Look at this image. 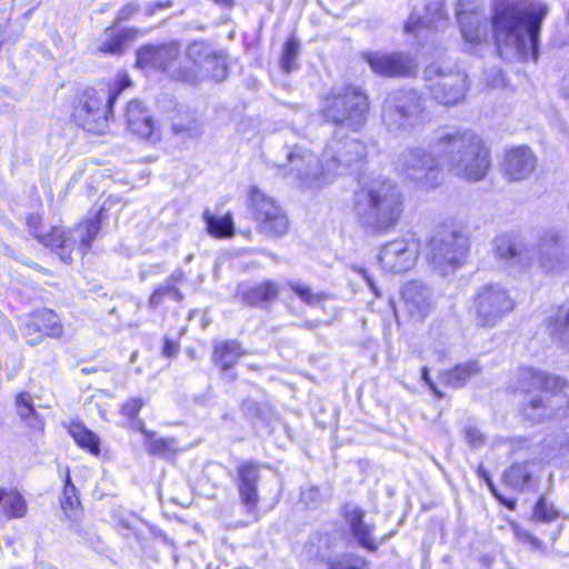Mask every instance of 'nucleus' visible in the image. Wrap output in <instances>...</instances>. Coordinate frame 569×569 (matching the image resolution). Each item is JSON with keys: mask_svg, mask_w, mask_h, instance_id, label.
Returning a JSON list of instances; mask_svg holds the SVG:
<instances>
[{"mask_svg": "<svg viewBox=\"0 0 569 569\" xmlns=\"http://www.w3.org/2000/svg\"><path fill=\"white\" fill-rule=\"evenodd\" d=\"M513 308L515 302L505 287L487 283L472 298L469 315L477 327L492 328Z\"/></svg>", "mask_w": 569, "mask_h": 569, "instance_id": "obj_9", "label": "nucleus"}, {"mask_svg": "<svg viewBox=\"0 0 569 569\" xmlns=\"http://www.w3.org/2000/svg\"><path fill=\"white\" fill-rule=\"evenodd\" d=\"M70 435L79 447L87 449L93 455H99L100 440L98 436L91 430L87 429L83 425L73 423L70 427Z\"/></svg>", "mask_w": 569, "mask_h": 569, "instance_id": "obj_40", "label": "nucleus"}, {"mask_svg": "<svg viewBox=\"0 0 569 569\" xmlns=\"http://www.w3.org/2000/svg\"><path fill=\"white\" fill-rule=\"evenodd\" d=\"M32 233L43 246L56 251L64 263L71 262V252L76 248V240L69 237V232L57 227L51 228L49 232H40L34 227Z\"/></svg>", "mask_w": 569, "mask_h": 569, "instance_id": "obj_26", "label": "nucleus"}, {"mask_svg": "<svg viewBox=\"0 0 569 569\" xmlns=\"http://www.w3.org/2000/svg\"><path fill=\"white\" fill-rule=\"evenodd\" d=\"M137 32L134 28L118 29L117 26L112 23L110 27L106 28L101 36L98 50L107 54H122L128 43L136 38Z\"/></svg>", "mask_w": 569, "mask_h": 569, "instance_id": "obj_28", "label": "nucleus"}, {"mask_svg": "<svg viewBox=\"0 0 569 569\" xmlns=\"http://www.w3.org/2000/svg\"><path fill=\"white\" fill-rule=\"evenodd\" d=\"M37 322L41 327L42 336L50 338H60L63 333V328L60 322L59 316L52 310L42 309L34 312Z\"/></svg>", "mask_w": 569, "mask_h": 569, "instance_id": "obj_41", "label": "nucleus"}, {"mask_svg": "<svg viewBox=\"0 0 569 569\" xmlns=\"http://www.w3.org/2000/svg\"><path fill=\"white\" fill-rule=\"evenodd\" d=\"M369 112L367 94L357 87L332 90L325 99L321 114L325 120L343 132L345 129L358 132L365 126Z\"/></svg>", "mask_w": 569, "mask_h": 569, "instance_id": "obj_6", "label": "nucleus"}, {"mask_svg": "<svg viewBox=\"0 0 569 569\" xmlns=\"http://www.w3.org/2000/svg\"><path fill=\"white\" fill-rule=\"evenodd\" d=\"M465 436L466 440L471 445L472 447H479L483 445L485 437L480 430H478L476 427L467 426L465 428Z\"/></svg>", "mask_w": 569, "mask_h": 569, "instance_id": "obj_55", "label": "nucleus"}, {"mask_svg": "<svg viewBox=\"0 0 569 569\" xmlns=\"http://www.w3.org/2000/svg\"><path fill=\"white\" fill-rule=\"evenodd\" d=\"M480 371L481 367L479 362L470 360L468 362L457 365L450 370L441 372L440 380L442 383L451 388H461L471 377L478 375Z\"/></svg>", "mask_w": 569, "mask_h": 569, "instance_id": "obj_34", "label": "nucleus"}, {"mask_svg": "<svg viewBox=\"0 0 569 569\" xmlns=\"http://www.w3.org/2000/svg\"><path fill=\"white\" fill-rule=\"evenodd\" d=\"M288 287L292 290L305 303L313 306L322 300L321 293L312 292L311 288L299 281H289Z\"/></svg>", "mask_w": 569, "mask_h": 569, "instance_id": "obj_49", "label": "nucleus"}, {"mask_svg": "<svg viewBox=\"0 0 569 569\" xmlns=\"http://www.w3.org/2000/svg\"><path fill=\"white\" fill-rule=\"evenodd\" d=\"M23 337L27 339V343L34 346L42 340L41 327L37 322L34 312L28 315L21 319L20 326Z\"/></svg>", "mask_w": 569, "mask_h": 569, "instance_id": "obj_45", "label": "nucleus"}, {"mask_svg": "<svg viewBox=\"0 0 569 569\" xmlns=\"http://www.w3.org/2000/svg\"><path fill=\"white\" fill-rule=\"evenodd\" d=\"M180 54L177 42L146 44L137 51V66L140 68L167 69Z\"/></svg>", "mask_w": 569, "mask_h": 569, "instance_id": "obj_19", "label": "nucleus"}, {"mask_svg": "<svg viewBox=\"0 0 569 569\" xmlns=\"http://www.w3.org/2000/svg\"><path fill=\"white\" fill-rule=\"evenodd\" d=\"M468 89L467 74L460 70L445 72L430 84L432 98L440 104L452 106L463 100Z\"/></svg>", "mask_w": 569, "mask_h": 569, "instance_id": "obj_15", "label": "nucleus"}, {"mask_svg": "<svg viewBox=\"0 0 569 569\" xmlns=\"http://www.w3.org/2000/svg\"><path fill=\"white\" fill-rule=\"evenodd\" d=\"M477 475L479 478L483 479L486 481V483L488 485V487L490 488L491 492L493 493V496L499 500L501 501L505 506H507L508 508L510 509H515V506H516V501L515 500H506L505 498H502L496 487H495V483L489 475V472L486 470V468L480 465L477 469Z\"/></svg>", "mask_w": 569, "mask_h": 569, "instance_id": "obj_51", "label": "nucleus"}, {"mask_svg": "<svg viewBox=\"0 0 569 569\" xmlns=\"http://www.w3.org/2000/svg\"><path fill=\"white\" fill-rule=\"evenodd\" d=\"M329 569H370L366 559L356 555H345L340 559L332 560Z\"/></svg>", "mask_w": 569, "mask_h": 569, "instance_id": "obj_48", "label": "nucleus"}, {"mask_svg": "<svg viewBox=\"0 0 569 569\" xmlns=\"http://www.w3.org/2000/svg\"><path fill=\"white\" fill-rule=\"evenodd\" d=\"M33 224H36V218L34 217H30L28 219V226L32 229Z\"/></svg>", "mask_w": 569, "mask_h": 569, "instance_id": "obj_62", "label": "nucleus"}, {"mask_svg": "<svg viewBox=\"0 0 569 569\" xmlns=\"http://www.w3.org/2000/svg\"><path fill=\"white\" fill-rule=\"evenodd\" d=\"M426 10L429 17H426L425 19H422L416 12L411 13L408 21L405 24L406 32L418 33L422 27H433L435 29H440L446 24L448 16L445 13L442 4L440 2L436 1L429 3L426 7Z\"/></svg>", "mask_w": 569, "mask_h": 569, "instance_id": "obj_31", "label": "nucleus"}, {"mask_svg": "<svg viewBox=\"0 0 569 569\" xmlns=\"http://www.w3.org/2000/svg\"><path fill=\"white\" fill-rule=\"evenodd\" d=\"M260 468L261 466L252 460H240L236 469L234 482L240 502L249 515L256 512L259 503Z\"/></svg>", "mask_w": 569, "mask_h": 569, "instance_id": "obj_13", "label": "nucleus"}, {"mask_svg": "<svg viewBox=\"0 0 569 569\" xmlns=\"http://www.w3.org/2000/svg\"><path fill=\"white\" fill-rule=\"evenodd\" d=\"M432 71H433V69H432V68H429V69H427V71H426V72H427L428 74H430Z\"/></svg>", "mask_w": 569, "mask_h": 569, "instance_id": "obj_64", "label": "nucleus"}, {"mask_svg": "<svg viewBox=\"0 0 569 569\" xmlns=\"http://www.w3.org/2000/svg\"><path fill=\"white\" fill-rule=\"evenodd\" d=\"M356 270L362 276V278L366 280L367 284L375 292V295L379 296L380 293L378 291V288H377L376 283H375L373 279L368 273V271L366 269H363V268H357Z\"/></svg>", "mask_w": 569, "mask_h": 569, "instance_id": "obj_60", "label": "nucleus"}, {"mask_svg": "<svg viewBox=\"0 0 569 569\" xmlns=\"http://www.w3.org/2000/svg\"><path fill=\"white\" fill-rule=\"evenodd\" d=\"M533 262L537 260L542 268L553 270L566 252V241L553 230L546 231L539 239L537 249H531Z\"/></svg>", "mask_w": 569, "mask_h": 569, "instance_id": "obj_21", "label": "nucleus"}, {"mask_svg": "<svg viewBox=\"0 0 569 569\" xmlns=\"http://www.w3.org/2000/svg\"><path fill=\"white\" fill-rule=\"evenodd\" d=\"M548 11L542 2H532L523 10L516 6H497L491 21L500 56L537 61L541 23Z\"/></svg>", "mask_w": 569, "mask_h": 569, "instance_id": "obj_2", "label": "nucleus"}, {"mask_svg": "<svg viewBox=\"0 0 569 569\" xmlns=\"http://www.w3.org/2000/svg\"><path fill=\"white\" fill-rule=\"evenodd\" d=\"M353 212L367 234H383L392 229L402 213V197L390 179L377 178L355 193Z\"/></svg>", "mask_w": 569, "mask_h": 569, "instance_id": "obj_4", "label": "nucleus"}, {"mask_svg": "<svg viewBox=\"0 0 569 569\" xmlns=\"http://www.w3.org/2000/svg\"><path fill=\"white\" fill-rule=\"evenodd\" d=\"M0 505L8 518H19L27 511L23 497L16 490L0 489Z\"/></svg>", "mask_w": 569, "mask_h": 569, "instance_id": "obj_38", "label": "nucleus"}, {"mask_svg": "<svg viewBox=\"0 0 569 569\" xmlns=\"http://www.w3.org/2000/svg\"><path fill=\"white\" fill-rule=\"evenodd\" d=\"M144 402L141 398H131L121 406V415L130 420V426L140 432H146L144 422L138 415Z\"/></svg>", "mask_w": 569, "mask_h": 569, "instance_id": "obj_42", "label": "nucleus"}, {"mask_svg": "<svg viewBox=\"0 0 569 569\" xmlns=\"http://www.w3.org/2000/svg\"><path fill=\"white\" fill-rule=\"evenodd\" d=\"M365 511L357 507L346 506V521L355 540L368 551H376L379 547L375 537V525L365 520Z\"/></svg>", "mask_w": 569, "mask_h": 569, "instance_id": "obj_22", "label": "nucleus"}, {"mask_svg": "<svg viewBox=\"0 0 569 569\" xmlns=\"http://www.w3.org/2000/svg\"><path fill=\"white\" fill-rule=\"evenodd\" d=\"M118 204H120V198L110 196L103 201L100 209L91 218L79 223L73 230L69 231V237H72V239L76 240V248H79L82 250V253H86L100 230L104 219V212L111 210Z\"/></svg>", "mask_w": 569, "mask_h": 569, "instance_id": "obj_18", "label": "nucleus"}, {"mask_svg": "<svg viewBox=\"0 0 569 569\" xmlns=\"http://www.w3.org/2000/svg\"><path fill=\"white\" fill-rule=\"evenodd\" d=\"M173 6V2L171 0H166V1H153V2H150L144 8V14L147 17H152L154 16L156 13H158L159 11H162V10H166V9H169Z\"/></svg>", "mask_w": 569, "mask_h": 569, "instance_id": "obj_56", "label": "nucleus"}, {"mask_svg": "<svg viewBox=\"0 0 569 569\" xmlns=\"http://www.w3.org/2000/svg\"><path fill=\"white\" fill-rule=\"evenodd\" d=\"M321 500V492L318 487H309L301 490V501L308 507H316Z\"/></svg>", "mask_w": 569, "mask_h": 569, "instance_id": "obj_54", "label": "nucleus"}, {"mask_svg": "<svg viewBox=\"0 0 569 569\" xmlns=\"http://www.w3.org/2000/svg\"><path fill=\"white\" fill-rule=\"evenodd\" d=\"M140 10V7L136 2H128L124 4L117 13L113 24H119L123 21H128L131 19L134 14H137Z\"/></svg>", "mask_w": 569, "mask_h": 569, "instance_id": "obj_53", "label": "nucleus"}, {"mask_svg": "<svg viewBox=\"0 0 569 569\" xmlns=\"http://www.w3.org/2000/svg\"><path fill=\"white\" fill-rule=\"evenodd\" d=\"M203 219L206 221L208 232L214 237L224 238L233 233V220L229 213L222 217H216L206 210L203 212Z\"/></svg>", "mask_w": 569, "mask_h": 569, "instance_id": "obj_39", "label": "nucleus"}, {"mask_svg": "<svg viewBox=\"0 0 569 569\" xmlns=\"http://www.w3.org/2000/svg\"><path fill=\"white\" fill-rule=\"evenodd\" d=\"M403 307L415 320L425 319L431 311L430 289L419 281L407 282L401 290Z\"/></svg>", "mask_w": 569, "mask_h": 569, "instance_id": "obj_20", "label": "nucleus"}, {"mask_svg": "<svg viewBox=\"0 0 569 569\" xmlns=\"http://www.w3.org/2000/svg\"><path fill=\"white\" fill-rule=\"evenodd\" d=\"M166 298L180 302L183 300V293L173 283L164 282V284L154 289L149 298V306L151 308H157Z\"/></svg>", "mask_w": 569, "mask_h": 569, "instance_id": "obj_43", "label": "nucleus"}, {"mask_svg": "<svg viewBox=\"0 0 569 569\" xmlns=\"http://www.w3.org/2000/svg\"><path fill=\"white\" fill-rule=\"evenodd\" d=\"M187 54L207 77L216 82L223 81L227 78L226 58L221 53H216L208 44L193 42L188 47Z\"/></svg>", "mask_w": 569, "mask_h": 569, "instance_id": "obj_17", "label": "nucleus"}, {"mask_svg": "<svg viewBox=\"0 0 569 569\" xmlns=\"http://www.w3.org/2000/svg\"><path fill=\"white\" fill-rule=\"evenodd\" d=\"M467 251V239L460 231L440 228L428 241L426 259L433 271L448 276L461 267Z\"/></svg>", "mask_w": 569, "mask_h": 569, "instance_id": "obj_8", "label": "nucleus"}, {"mask_svg": "<svg viewBox=\"0 0 569 569\" xmlns=\"http://www.w3.org/2000/svg\"><path fill=\"white\" fill-rule=\"evenodd\" d=\"M16 408L19 417L26 425L34 430H41L43 421L34 409L32 396L29 392H21L17 396Z\"/></svg>", "mask_w": 569, "mask_h": 569, "instance_id": "obj_35", "label": "nucleus"}, {"mask_svg": "<svg viewBox=\"0 0 569 569\" xmlns=\"http://www.w3.org/2000/svg\"><path fill=\"white\" fill-rule=\"evenodd\" d=\"M242 355L243 350L237 340L217 341L213 345L212 360L223 372L231 369Z\"/></svg>", "mask_w": 569, "mask_h": 569, "instance_id": "obj_33", "label": "nucleus"}, {"mask_svg": "<svg viewBox=\"0 0 569 569\" xmlns=\"http://www.w3.org/2000/svg\"><path fill=\"white\" fill-rule=\"evenodd\" d=\"M515 537L525 545H529L532 550L542 548V542L533 536L530 531L519 527L516 523L511 525Z\"/></svg>", "mask_w": 569, "mask_h": 569, "instance_id": "obj_50", "label": "nucleus"}, {"mask_svg": "<svg viewBox=\"0 0 569 569\" xmlns=\"http://www.w3.org/2000/svg\"><path fill=\"white\" fill-rule=\"evenodd\" d=\"M421 379L425 381V383L429 387V389L438 397L442 398L443 393L438 389L436 383L432 381L429 375L428 367H422L421 369Z\"/></svg>", "mask_w": 569, "mask_h": 569, "instance_id": "obj_57", "label": "nucleus"}, {"mask_svg": "<svg viewBox=\"0 0 569 569\" xmlns=\"http://www.w3.org/2000/svg\"><path fill=\"white\" fill-rule=\"evenodd\" d=\"M299 50L300 43L298 39L291 37L290 39L287 40V42L283 46V51L280 61L281 69L283 70V72L290 73L292 70L297 68L296 61L299 56Z\"/></svg>", "mask_w": 569, "mask_h": 569, "instance_id": "obj_44", "label": "nucleus"}, {"mask_svg": "<svg viewBox=\"0 0 569 569\" xmlns=\"http://www.w3.org/2000/svg\"><path fill=\"white\" fill-rule=\"evenodd\" d=\"M183 278V272L180 269L174 270L170 277L166 280V282L173 283L176 286L177 282L181 281Z\"/></svg>", "mask_w": 569, "mask_h": 569, "instance_id": "obj_61", "label": "nucleus"}, {"mask_svg": "<svg viewBox=\"0 0 569 569\" xmlns=\"http://www.w3.org/2000/svg\"><path fill=\"white\" fill-rule=\"evenodd\" d=\"M146 436L144 446L150 455L159 456L166 459L172 458L177 450L178 443L173 438H156V433L146 429L142 432Z\"/></svg>", "mask_w": 569, "mask_h": 569, "instance_id": "obj_36", "label": "nucleus"}, {"mask_svg": "<svg viewBox=\"0 0 569 569\" xmlns=\"http://www.w3.org/2000/svg\"><path fill=\"white\" fill-rule=\"evenodd\" d=\"M442 161L433 149L432 139L430 150L421 147L403 150L397 159V169L407 178L421 187L436 188L442 180Z\"/></svg>", "mask_w": 569, "mask_h": 569, "instance_id": "obj_10", "label": "nucleus"}, {"mask_svg": "<svg viewBox=\"0 0 569 569\" xmlns=\"http://www.w3.org/2000/svg\"><path fill=\"white\" fill-rule=\"evenodd\" d=\"M76 492L77 489L74 485L71 482L70 476L68 473L66 478L63 493L60 499L61 507L68 517H72L71 515H69V511H73L80 505V501Z\"/></svg>", "mask_w": 569, "mask_h": 569, "instance_id": "obj_47", "label": "nucleus"}, {"mask_svg": "<svg viewBox=\"0 0 569 569\" xmlns=\"http://www.w3.org/2000/svg\"><path fill=\"white\" fill-rule=\"evenodd\" d=\"M537 469L535 461L513 463L505 471L503 481L512 489L523 490L530 487Z\"/></svg>", "mask_w": 569, "mask_h": 569, "instance_id": "obj_32", "label": "nucleus"}, {"mask_svg": "<svg viewBox=\"0 0 569 569\" xmlns=\"http://www.w3.org/2000/svg\"><path fill=\"white\" fill-rule=\"evenodd\" d=\"M366 154L367 147L360 139L335 130L326 143L321 159L308 148L295 146L284 148L286 162L274 161V164L288 169V173L295 176L301 188L319 189L332 177L347 173Z\"/></svg>", "mask_w": 569, "mask_h": 569, "instance_id": "obj_1", "label": "nucleus"}, {"mask_svg": "<svg viewBox=\"0 0 569 569\" xmlns=\"http://www.w3.org/2000/svg\"><path fill=\"white\" fill-rule=\"evenodd\" d=\"M463 2L460 0L457 4L456 16L461 28L465 40L469 43H478L481 39L479 22L473 13H468L463 9Z\"/></svg>", "mask_w": 569, "mask_h": 569, "instance_id": "obj_37", "label": "nucleus"}, {"mask_svg": "<svg viewBox=\"0 0 569 569\" xmlns=\"http://www.w3.org/2000/svg\"><path fill=\"white\" fill-rule=\"evenodd\" d=\"M130 86V78L123 73L112 84L88 88L74 107L73 117L78 126L89 132L103 134L108 129L114 101Z\"/></svg>", "mask_w": 569, "mask_h": 569, "instance_id": "obj_5", "label": "nucleus"}, {"mask_svg": "<svg viewBox=\"0 0 569 569\" xmlns=\"http://www.w3.org/2000/svg\"><path fill=\"white\" fill-rule=\"evenodd\" d=\"M559 389H540V393L523 405L522 413L535 423L550 418L562 408L569 406V398Z\"/></svg>", "mask_w": 569, "mask_h": 569, "instance_id": "obj_14", "label": "nucleus"}, {"mask_svg": "<svg viewBox=\"0 0 569 569\" xmlns=\"http://www.w3.org/2000/svg\"><path fill=\"white\" fill-rule=\"evenodd\" d=\"M363 57L377 74L395 77L405 76L410 71V64L399 54L367 52Z\"/></svg>", "mask_w": 569, "mask_h": 569, "instance_id": "obj_25", "label": "nucleus"}, {"mask_svg": "<svg viewBox=\"0 0 569 569\" xmlns=\"http://www.w3.org/2000/svg\"><path fill=\"white\" fill-rule=\"evenodd\" d=\"M241 409L246 415L254 416L258 412V402L253 399H246L241 405Z\"/></svg>", "mask_w": 569, "mask_h": 569, "instance_id": "obj_59", "label": "nucleus"}, {"mask_svg": "<svg viewBox=\"0 0 569 569\" xmlns=\"http://www.w3.org/2000/svg\"><path fill=\"white\" fill-rule=\"evenodd\" d=\"M303 327L308 328V329H313L316 326L313 325V322L307 321V322L303 323Z\"/></svg>", "mask_w": 569, "mask_h": 569, "instance_id": "obj_63", "label": "nucleus"}, {"mask_svg": "<svg viewBox=\"0 0 569 569\" xmlns=\"http://www.w3.org/2000/svg\"><path fill=\"white\" fill-rule=\"evenodd\" d=\"M517 387L523 392L548 388L563 390L567 387V382L560 377L549 376L541 370L526 367L521 368L518 372Z\"/></svg>", "mask_w": 569, "mask_h": 569, "instance_id": "obj_24", "label": "nucleus"}, {"mask_svg": "<svg viewBox=\"0 0 569 569\" xmlns=\"http://www.w3.org/2000/svg\"><path fill=\"white\" fill-rule=\"evenodd\" d=\"M432 146L455 176L471 182L487 176L490 153L483 140L472 131L439 128L432 134Z\"/></svg>", "mask_w": 569, "mask_h": 569, "instance_id": "obj_3", "label": "nucleus"}, {"mask_svg": "<svg viewBox=\"0 0 569 569\" xmlns=\"http://www.w3.org/2000/svg\"><path fill=\"white\" fill-rule=\"evenodd\" d=\"M278 295L279 286L271 280H266L251 287L240 286L237 291V296L242 302L250 307L259 308H264L268 303L274 301Z\"/></svg>", "mask_w": 569, "mask_h": 569, "instance_id": "obj_27", "label": "nucleus"}, {"mask_svg": "<svg viewBox=\"0 0 569 569\" xmlns=\"http://www.w3.org/2000/svg\"><path fill=\"white\" fill-rule=\"evenodd\" d=\"M559 517V512L555 506L547 501L545 497H540L533 508L532 518L542 522H550Z\"/></svg>", "mask_w": 569, "mask_h": 569, "instance_id": "obj_46", "label": "nucleus"}, {"mask_svg": "<svg viewBox=\"0 0 569 569\" xmlns=\"http://www.w3.org/2000/svg\"><path fill=\"white\" fill-rule=\"evenodd\" d=\"M492 253L508 266L527 267L533 263L531 248L519 236L511 233H501L493 239Z\"/></svg>", "mask_w": 569, "mask_h": 569, "instance_id": "obj_16", "label": "nucleus"}, {"mask_svg": "<svg viewBox=\"0 0 569 569\" xmlns=\"http://www.w3.org/2000/svg\"><path fill=\"white\" fill-rule=\"evenodd\" d=\"M179 346L169 339L164 340V345L162 348V353L164 357L171 358L174 357L178 353Z\"/></svg>", "mask_w": 569, "mask_h": 569, "instance_id": "obj_58", "label": "nucleus"}, {"mask_svg": "<svg viewBox=\"0 0 569 569\" xmlns=\"http://www.w3.org/2000/svg\"><path fill=\"white\" fill-rule=\"evenodd\" d=\"M381 119L389 132L410 133L428 120L425 100L412 89L393 90L383 101Z\"/></svg>", "mask_w": 569, "mask_h": 569, "instance_id": "obj_7", "label": "nucleus"}, {"mask_svg": "<svg viewBox=\"0 0 569 569\" xmlns=\"http://www.w3.org/2000/svg\"><path fill=\"white\" fill-rule=\"evenodd\" d=\"M546 330L557 347L569 351V306H560L548 318Z\"/></svg>", "mask_w": 569, "mask_h": 569, "instance_id": "obj_30", "label": "nucleus"}, {"mask_svg": "<svg viewBox=\"0 0 569 569\" xmlns=\"http://www.w3.org/2000/svg\"><path fill=\"white\" fill-rule=\"evenodd\" d=\"M420 248V239L416 236L388 241L379 249V266L382 270L391 273L407 272L416 266Z\"/></svg>", "mask_w": 569, "mask_h": 569, "instance_id": "obj_11", "label": "nucleus"}, {"mask_svg": "<svg viewBox=\"0 0 569 569\" xmlns=\"http://www.w3.org/2000/svg\"><path fill=\"white\" fill-rule=\"evenodd\" d=\"M128 129L141 137L149 138L153 132V120L150 112L138 100H131L126 109Z\"/></svg>", "mask_w": 569, "mask_h": 569, "instance_id": "obj_29", "label": "nucleus"}, {"mask_svg": "<svg viewBox=\"0 0 569 569\" xmlns=\"http://www.w3.org/2000/svg\"><path fill=\"white\" fill-rule=\"evenodd\" d=\"M250 201L252 214L260 232L268 237H281L288 232V216L276 200L253 187Z\"/></svg>", "mask_w": 569, "mask_h": 569, "instance_id": "obj_12", "label": "nucleus"}, {"mask_svg": "<svg viewBox=\"0 0 569 569\" xmlns=\"http://www.w3.org/2000/svg\"><path fill=\"white\" fill-rule=\"evenodd\" d=\"M537 166V159L531 149L525 146L507 151L503 170L510 180L520 181L528 178Z\"/></svg>", "mask_w": 569, "mask_h": 569, "instance_id": "obj_23", "label": "nucleus"}, {"mask_svg": "<svg viewBox=\"0 0 569 569\" xmlns=\"http://www.w3.org/2000/svg\"><path fill=\"white\" fill-rule=\"evenodd\" d=\"M172 129L176 133L186 134L187 137H197L201 132L200 124L194 119L189 120L188 123L174 121L172 124Z\"/></svg>", "mask_w": 569, "mask_h": 569, "instance_id": "obj_52", "label": "nucleus"}]
</instances>
